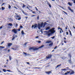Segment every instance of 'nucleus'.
Here are the masks:
<instances>
[{
    "label": "nucleus",
    "instance_id": "obj_1",
    "mask_svg": "<svg viewBox=\"0 0 75 75\" xmlns=\"http://www.w3.org/2000/svg\"><path fill=\"white\" fill-rule=\"evenodd\" d=\"M47 22H45L44 24V23L43 22H42L40 23H40H38V25L37 26L39 30H41V27H45V26L46 24H47Z\"/></svg>",
    "mask_w": 75,
    "mask_h": 75
},
{
    "label": "nucleus",
    "instance_id": "obj_2",
    "mask_svg": "<svg viewBox=\"0 0 75 75\" xmlns=\"http://www.w3.org/2000/svg\"><path fill=\"white\" fill-rule=\"evenodd\" d=\"M44 47V45H42L38 48L30 47V48H29V50H33V51H35L36 50H38L39 48H42V47Z\"/></svg>",
    "mask_w": 75,
    "mask_h": 75
},
{
    "label": "nucleus",
    "instance_id": "obj_3",
    "mask_svg": "<svg viewBox=\"0 0 75 75\" xmlns=\"http://www.w3.org/2000/svg\"><path fill=\"white\" fill-rule=\"evenodd\" d=\"M50 32L51 33H49L47 35L48 36H50L51 35V34H54L55 32V28H53L49 30Z\"/></svg>",
    "mask_w": 75,
    "mask_h": 75
},
{
    "label": "nucleus",
    "instance_id": "obj_4",
    "mask_svg": "<svg viewBox=\"0 0 75 75\" xmlns=\"http://www.w3.org/2000/svg\"><path fill=\"white\" fill-rule=\"evenodd\" d=\"M34 28V29H35L36 28H37V24L36 23H35L34 25H33L32 26V28Z\"/></svg>",
    "mask_w": 75,
    "mask_h": 75
},
{
    "label": "nucleus",
    "instance_id": "obj_5",
    "mask_svg": "<svg viewBox=\"0 0 75 75\" xmlns=\"http://www.w3.org/2000/svg\"><path fill=\"white\" fill-rule=\"evenodd\" d=\"M58 30H60V34H61V33H62H62H63V32H64V31H63V30H62V28H60V27H59V26H58Z\"/></svg>",
    "mask_w": 75,
    "mask_h": 75
},
{
    "label": "nucleus",
    "instance_id": "obj_6",
    "mask_svg": "<svg viewBox=\"0 0 75 75\" xmlns=\"http://www.w3.org/2000/svg\"><path fill=\"white\" fill-rule=\"evenodd\" d=\"M12 32H13L15 34H17L18 31L16 29H13L12 30Z\"/></svg>",
    "mask_w": 75,
    "mask_h": 75
},
{
    "label": "nucleus",
    "instance_id": "obj_7",
    "mask_svg": "<svg viewBox=\"0 0 75 75\" xmlns=\"http://www.w3.org/2000/svg\"><path fill=\"white\" fill-rule=\"evenodd\" d=\"M52 55L51 54H49L48 55V56H47L46 58L47 59H50V58H52Z\"/></svg>",
    "mask_w": 75,
    "mask_h": 75
},
{
    "label": "nucleus",
    "instance_id": "obj_8",
    "mask_svg": "<svg viewBox=\"0 0 75 75\" xmlns=\"http://www.w3.org/2000/svg\"><path fill=\"white\" fill-rule=\"evenodd\" d=\"M12 37H13V38L12 39V40L13 41V40H14V39L16 38L17 37V35H13Z\"/></svg>",
    "mask_w": 75,
    "mask_h": 75
},
{
    "label": "nucleus",
    "instance_id": "obj_9",
    "mask_svg": "<svg viewBox=\"0 0 75 75\" xmlns=\"http://www.w3.org/2000/svg\"><path fill=\"white\" fill-rule=\"evenodd\" d=\"M46 2L47 3V4L49 5V7H50V8H51V4L50 3V2L47 1H46Z\"/></svg>",
    "mask_w": 75,
    "mask_h": 75
},
{
    "label": "nucleus",
    "instance_id": "obj_10",
    "mask_svg": "<svg viewBox=\"0 0 75 75\" xmlns=\"http://www.w3.org/2000/svg\"><path fill=\"white\" fill-rule=\"evenodd\" d=\"M68 9L70 11H71V12H72V13H73L74 12V11L72 10V9H71V7L70 6H68Z\"/></svg>",
    "mask_w": 75,
    "mask_h": 75
},
{
    "label": "nucleus",
    "instance_id": "obj_11",
    "mask_svg": "<svg viewBox=\"0 0 75 75\" xmlns=\"http://www.w3.org/2000/svg\"><path fill=\"white\" fill-rule=\"evenodd\" d=\"M45 73H46V74H47L48 75H49V74L52 73V71H50L45 72Z\"/></svg>",
    "mask_w": 75,
    "mask_h": 75
},
{
    "label": "nucleus",
    "instance_id": "obj_12",
    "mask_svg": "<svg viewBox=\"0 0 75 75\" xmlns=\"http://www.w3.org/2000/svg\"><path fill=\"white\" fill-rule=\"evenodd\" d=\"M51 42H52V41L51 40H50V41H47L46 42V43H48V44H49L50 43H51Z\"/></svg>",
    "mask_w": 75,
    "mask_h": 75
},
{
    "label": "nucleus",
    "instance_id": "obj_13",
    "mask_svg": "<svg viewBox=\"0 0 75 75\" xmlns=\"http://www.w3.org/2000/svg\"><path fill=\"white\" fill-rule=\"evenodd\" d=\"M12 45V43H9L8 44V47H10V46Z\"/></svg>",
    "mask_w": 75,
    "mask_h": 75
},
{
    "label": "nucleus",
    "instance_id": "obj_14",
    "mask_svg": "<svg viewBox=\"0 0 75 75\" xmlns=\"http://www.w3.org/2000/svg\"><path fill=\"white\" fill-rule=\"evenodd\" d=\"M68 4L70 6H72V3H71L70 2H68Z\"/></svg>",
    "mask_w": 75,
    "mask_h": 75
},
{
    "label": "nucleus",
    "instance_id": "obj_15",
    "mask_svg": "<svg viewBox=\"0 0 75 75\" xmlns=\"http://www.w3.org/2000/svg\"><path fill=\"white\" fill-rule=\"evenodd\" d=\"M69 31L70 33V35L71 36V37L72 36V33H71V31L70 30H69Z\"/></svg>",
    "mask_w": 75,
    "mask_h": 75
},
{
    "label": "nucleus",
    "instance_id": "obj_16",
    "mask_svg": "<svg viewBox=\"0 0 75 75\" xmlns=\"http://www.w3.org/2000/svg\"><path fill=\"white\" fill-rule=\"evenodd\" d=\"M50 27L48 26L46 28L45 30H50Z\"/></svg>",
    "mask_w": 75,
    "mask_h": 75
},
{
    "label": "nucleus",
    "instance_id": "obj_17",
    "mask_svg": "<svg viewBox=\"0 0 75 75\" xmlns=\"http://www.w3.org/2000/svg\"><path fill=\"white\" fill-rule=\"evenodd\" d=\"M75 72L74 71H72L70 73V75H72V74H74Z\"/></svg>",
    "mask_w": 75,
    "mask_h": 75
},
{
    "label": "nucleus",
    "instance_id": "obj_18",
    "mask_svg": "<svg viewBox=\"0 0 75 75\" xmlns=\"http://www.w3.org/2000/svg\"><path fill=\"white\" fill-rule=\"evenodd\" d=\"M22 13H23L26 16H27V15H28V14L27 13H25V12H24V11H22Z\"/></svg>",
    "mask_w": 75,
    "mask_h": 75
},
{
    "label": "nucleus",
    "instance_id": "obj_19",
    "mask_svg": "<svg viewBox=\"0 0 75 75\" xmlns=\"http://www.w3.org/2000/svg\"><path fill=\"white\" fill-rule=\"evenodd\" d=\"M70 72H71V71H67V72H66L65 73V75H67V74H69V73H70Z\"/></svg>",
    "mask_w": 75,
    "mask_h": 75
},
{
    "label": "nucleus",
    "instance_id": "obj_20",
    "mask_svg": "<svg viewBox=\"0 0 75 75\" xmlns=\"http://www.w3.org/2000/svg\"><path fill=\"white\" fill-rule=\"evenodd\" d=\"M70 64H71L72 63V62H71V59H70L68 60Z\"/></svg>",
    "mask_w": 75,
    "mask_h": 75
},
{
    "label": "nucleus",
    "instance_id": "obj_21",
    "mask_svg": "<svg viewBox=\"0 0 75 75\" xmlns=\"http://www.w3.org/2000/svg\"><path fill=\"white\" fill-rule=\"evenodd\" d=\"M66 69V71H68L71 69H70L69 68V67H67Z\"/></svg>",
    "mask_w": 75,
    "mask_h": 75
},
{
    "label": "nucleus",
    "instance_id": "obj_22",
    "mask_svg": "<svg viewBox=\"0 0 75 75\" xmlns=\"http://www.w3.org/2000/svg\"><path fill=\"white\" fill-rule=\"evenodd\" d=\"M53 45V43L52 42L51 43H50L49 45V46H52Z\"/></svg>",
    "mask_w": 75,
    "mask_h": 75
},
{
    "label": "nucleus",
    "instance_id": "obj_23",
    "mask_svg": "<svg viewBox=\"0 0 75 75\" xmlns=\"http://www.w3.org/2000/svg\"><path fill=\"white\" fill-rule=\"evenodd\" d=\"M68 56L70 57V58H71L72 57V56L71 55V53H69L68 54Z\"/></svg>",
    "mask_w": 75,
    "mask_h": 75
},
{
    "label": "nucleus",
    "instance_id": "obj_24",
    "mask_svg": "<svg viewBox=\"0 0 75 75\" xmlns=\"http://www.w3.org/2000/svg\"><path fill=\"white\" fill-rule=\"evenodd\" d=\"M21 34L23 35L24 34V30H22L21 31Z\"/></svg>",
    "mask_w": 75,
    "mask_h": 75
},
{
    "label": "nucleus",
    "instance_id": "obj_25",
    "mask_svg": "<svg viewBox=\"0 0 75 75\" xmlns=\"http://www.w3.org/2000/svg\"><path fill=\"white\" fill-rule=\"evenodd\" d=\"M61 64H59L58 65H57V67L56 68H58V67H60V66H61Z\"/></svg>",
    "mask_w": 75,
    "mask_h": 75
},
{
    "label": "nucleus",
    "instance_id": "obj_26",
    "mask_svg": "<svg viewBox=\"0 0 75 75\" xmlns=\"http://www.w3.org/2000/svg\"><path fill=\"white\" fill-rule=\"evenodd\" d=\"M9 20H10L11 21H13V18L12 19V18H9Z\"/></svg>",
    "mask_w": 75,
    "mask_h": 75
},
{
    "label": "nucleus",
    "instance_id": "obj_27",
    "mask_svg": "<svg viewBox=\"0 0 75 75\" xmlns=\"http://www.w3.org/2000/svg\"><path fill=\"white\" fill-rule=\"evenodd\" d=\"M15 17H16V18H18V17H20V16H19L17 15V16H15Z\"/></svg>",
    "mask_w": 75,
    "mask_h": 75
},
{
    "label": "nucleus",
    "instance_id": "obj_28",
    "mask_svg": "<svg viewBox=\"0 0 75 75\" xmlns=\"http://www.w3.org/2000/svg\"><path fill=\"white\" fill-rule=\"evenodd\" d=\"M62 11V12H63V13H65V14H66V15H67V13L66 12H65V11Z\"/></svg>",
    "mask_w": 75,
    "mask_h": 75
},
{
    "label": "nucleus",
    "instance_id": "obj_29",
    "mask_svg": "<svg viewBox=\"0 0 75 75\" xmlns=\"http://www.w3.org/2000/svg\"><path fill=\"white\" fill-rule=\"evenodd\" d=\"M8 25H10V26H12V25H13V24H12V23H10L8 24Z\"/></svg>",
    "mask_w": 75,
    "mask_h": 75
},
{
    "label": "nucleus",
    "instance_id": "obj_30",
    "mask_svg": "<svg viewBox=\"0 0 75 75\" xmlns=\"http://www.w3.org/2000/svg\"><path fill=\"white\" fill-rule=\"evenodd\" d=\"M5 9V8L4 7H1V9L2 10H4Z\"/></svg>",
    "mask_w": 75,
    "mask_h": 75
},
{
    "label": "nucleus",
    "instance_id": "obj_31",
    "mask_svg": "<svg viewBox=\"0 0 75 75\" xmlns=\"http://www.w3.org/2000/svg\"><path fill=\"white\" fill-rule=\"evenodd\" d=\"M26 7H27V8H28V10H29L31 11H33L32 10H31V9H30L29 8H28V7L27 6Z\"/></svg>",
    "mask_w": 75,
    "mask_h": 75
},
{
    "label": "nucleus",
    "instance_id": "obj_32",
    "mask_svg": "<svg viewBox=\"0 0 75 75\" xmlns=\"http://www.w3.org/2000/svg\"><path fill=\"white\" fill-rule=\"evenodd\" d=\"M20 28H24L23 27V26L21 25H20Z\"/></svg>",
    "mask_w": 75,
    "mask_h": 75
},
{
    "label": "nucleus",
    "instance_id": "obj_33",
    "mask_svg": "<svg viewBox=\"0 0 75 75\" xmlns=\"http://www.w3.org/2000/svg\"><path fill=\"white\" fill-rule=\"evenodd\" d=\"M9 59L10 60V61H11V56H9Z\"/></svg>",
    "mask_w": 75,
    "mask_h": 75
},
{
    "label": "nucleus",
    "instance_id": "obj_34",
    "mask_svg": "<svg viewBox=\"0 0 75 75\" xmlns=\"http://www.w3.org/2000/svg\"><path fill=\"white\" fill-rule=\"evenodd\" d=\"M26 6L24 4H23V6H22L23 8H24Z\"/></svg>",
    "mask_w": 75,
    "mask_h": 75
},
{
    "label": "nucleus",
    "instance_id": "obj_35",
    "mask_svg": "<svg viewBox=\"0 0 75 75\" xmlns=\"http://www.w3.org/2000/svg\"><path fill=\"white\" fill-rule=\"evenodd\" d=\"M62 71H67V69H62Z\"/></svg>",
    "mask_w": 75,
    "mask_h": 75
},
{
    "label": "nucleus",
    "instance_id": "obj_36",
    "mask_svg": "<svg viewBox=\"0 0 75 75\" xmlns=\"http://www.w3.org/2000/svg\"><path fill=\"white\" fill-rule=\"evenodd\" d=\"M3 71L4 72H6V69H3Z\"/></svg>",
    "mask_w": 75,
    "mask_h": 75
},
{
    "label": "nucleus",
    "instance_id": "obj_37",
    "mask_svg": "<svg viewBox=\"0 0 75 75\" xmlns=\"http://www.w3.org/2000/svg\"><path fill=\"white\" fill-rule=\"evenodd\" d=\"M15 26V27H17V26H18V24L17 23H16V25Z\"/></svg>",
    "mask_w": 75,
    "mask_h": 75
},
{
    "label": "nucleus",
    "instance_id": "obj_38",
    "mask_svg": "<svg viewBox=\"0 0 75 75\" xmlns=\"http://www.w3.org/2000/svg\"><path fill=\"white\" fill-rule=\"evenodd\" d=\"M7 50V48H6L5 49H4V50L5 51H6Z\"/></svg>",
    "mask_w": 75,
    "mask_h": 75
},
{
    "label": "nucleus",
    "instance_id": "obj_39",
    "mask_svg": "<svg viewBox=\"0 0 75 75\" xmlns=\"http://www.w3.org/2000/svg\"><path fill=\"white\" fill-rule=\"evenodd\" d=\"M32 12H33L32 13L33 14H36V13H35V11H32Z\"/></svg>",
    "mask_w": 75,
    "mask_h": 75
},
{
    "label": "nucleus",
    "instance_id": "obj_40",
    "mask_svg": "<svg viewBox=\"0 0 75 75\" xmlns=\"http://www.w3.org/2000/svg\"><path fill=\"white\" fill-rule=\"evenodd\" d=\"M51 38H52V39H54V38H55V36L52 37Z\"/></svg>",
    "mask_w": 75,
    "mask_h": 75
},
{
    "label": "nucleus",
    "instance_id": "obj_41",
    "mask_svg": "<svg viewBox=\"0 0 75 75\" xmlns=\"http://www.w3.org/2000/svg\"><path fill=\"white\" fill-rule=\"evenodd\" d=\"M9 6L8 7V8H11V6L10 5H8Z\"/></svg>",
    "mask_w": 75,
    "mask_h": 75
},
{
    "label": "nucleus",
    "instance_id": "obj_42",
    "mask_svg": "<svg viewBox=\"0 0 75 75\" xmlns=\"http://www.w3.org/2000/svg\"><path fill=\"white\" fill-rule=\"evenodd\" d=\"M38 43H40V42H41V41H38Z\"/></svg>",
    "mask_w": 75,
    "mask_h": 75
},
{
    "label": "nucleus",
    "instance_id": "obj_43",
    "mask_svg": "<svg viewBox=\"0 0 75 75\" xmlns=\"http://www.w3.org/2000/svg\"><path fill=\"white\" fill-rule=\"evenodd\" d=\"M4 41H3L2 42L1 44L2 45L3 44V43H4Z\"/></svg>",
    "mask_w": 75,
    "mask_h": 75
},
{
    "label": "nucleus",
    "instance_id": "obj_44",
    "mask_svg": "<svg viewBox=\"0 0 75 75\" xmlns=\"http://www.w3.org/2000/svg\"><path fill=\"white\" fill-rule=\"evenodd\" d=\"M23 54H25V55H27V53L23 52Z\"/></svg>",
    "mask_w": 75,
    "mask_h": 75
},
{
    "label": "nucleus",
    "instance_id": "obj_45",
    "mask_svg": "<svg viewBox=\"0 0 75 75\" xmlns=\"http://www.w3.org/2000/svg\"><path fill=\"white\" fill-rule=\"evenodd\" d=\"M21 17H19L18 19V20H21Z\"/></svg>",
    "mask_w": 75,
    "mask_h": 75
},
{
    "label": "nucleus",
    "instance_id": "obj_46",
    "mask_svg": "<svg viewBox=\"0 0 75 75\" xmlns=\"http://www.w3.org/2000/svg\"><path fill=\"white\" fill-rule=\"evenodd\" d=\"M59 7H61V8H63V9H64V7L60 6H59Z\"/></svg>",
    "mask_w": 75,
    "mask_h": 75
},
{
    "label": "nucleus",
    "instance_id": "obj_47",
    "mask_svg": "<svg viewBox=\"0 0 75 75\" xmlns=\"http://www.w3.org/2000/svg\"><path fill=\"white\" fill-rule=\"evenodd\" d=\"M7 71L8 72H11V71H10V70H7Z\"/></svg>",
    "mask_w": 75,
    "mask_h": 75
},
{
    "label": "nucleus",
    "instance_id": "obj_48",
    "mask_svg": "<svg viewBox=\"0 0 75 75\" xmlns=\"http://www.w3.org/2000/svg\"><path fill=\"white\" fill-rule=\"evenodd\" d=\"M21 29L20 28H19L18 30V31H20Z\"/></svg>",
    "mask_w": 75,
    "mask_h": 75
},
{
    "label": "nucleus",
    "instance_id": "obj_49",
    "mask_svg": "<svg viewBox=\"0 0 75 75\" xmlns=\"http://www.w3.org/2000/svg\"><path fill=\"white\" fill-rule=\"evenodd\" d=\"M66 34L67 35H68V32H66Z\"/></svg>",
    "mask_w": 75,
    "mask_h": 75
},
{
    "label": "nucleus",
    "instance_id": "obj_50",
    "mask_svg": "<svg viewBox=\"0 0 75 75\" xmlns=\"http://www.w3.org/2000/svg\"><path fill=\"white\" fill-rule=\"evenodd\" d=\"M8 52H10V49H9L8 50Z\"/></svg>",
    "mask_w": 75,
    "mask_h": 75
},
{
    "label": "nucleus",
    "instance_id": "obj_51",
    "mask_svg": "<svg viewBox=\"0 0 75 75\" xmlns=\"http://www.w3.org/2000/svg\"><path fill=\"white\" fill-rule=\"evenodd\" d=\"M57 48V46H56L54 48V50H55V49H56V48Z\"/></svg>",
    "mask_w": 75,
    "mask_h": 75
},
{
    "label": "nucleus",
    "instance_id": "obj_52",
    "mask_svg": "<svg viewBox=\"0 0 75 75\" xmlns=\"http://www.w3.org/2000/svg\"><path fill=\"white\" fill-rule=\"evenodd\" d=\"M3 28V25H2L0 27V29H1Z\"/></svg>",
    "mask_w": 75,
    "mask_h": 75
},
{
    "label": "nucleus",
    "instance_id": "obj_53",
    "mask_svg": "<svg viewBox=\"0 0 75 75\" xmlns=\"http://www.w3.org/2000/svg\"><path fill=\"white\" fill-rule=\"evenodd\" d=\"M35 8L36 9V11H38V9H37V7H35Z\"/></svg>",
    "mask_w": 75,
    "mask_h": 75
},
{
    "label": "nucleus",
    "instance_id": "obj_54",
    "mask_svg": "<svg viewBox=\"0 0 75 75\" xmlns=\"http://www.w3.org/2000/svg\"><path fill=\"white\" fill-rule=\"evenodd\" d=\"M25 17V18L26 19H27V18H28V17L27 16Z\"/></svg>",
    "mask_w": 75,
    "mask_h": 75
},
{
    "label": "nucleus",
    "instance_id": "obj_55",
    "mask_svg": "<svg viewBox=\"0 0 75 75\" xmlns=\"http://www.w3.org/2000/svg\"><path fill=\"white\" fill-rule=\"evenodd\" d=\"M34 16H35V15H33V16H31V17H34Z\"/></svg>",
    "mask_w": 75,
    "mask_h": 75
},
{
    "label": "nucleus",
    "instance_id": "obj_56",
    "mask_svg": "<svg viewBox=\"0 0 75 75\" xmlns=\"http://www.w3.org/2000/svg\"><path fill=\"white\" fill-rule=\"evenodd\" d=\"M64 43H67V42L66 41V40H64Z\"/></svg>",
    "mask_w": 75,
    "mask_h": 75
},
{
    "label": "nucleus",
    "instance_id": "obj_57",
    "mask_svg": "<svg viewBox=\"0 0 75 75\" xmlns=\"http://www.w3.org/2000/svg\"><path fill=\"white\" fill-rule=\"evenodd\" d=\"M27 42H26L25 43L24 45H27Z\"/></svg>",
    "mask_w": 75,
    "mask_h": 75
},
{
    "label": "nucleus",
    "instance_id": "obj_58",
    "mask_svg": "<svg viewBox=\"0 0 75 75\" xmlns=\"http://www.w3.org/2000/svg\"><path fill=\"white\" fill-rule=\"evenodd\" d=\"M14 8H16V9H18L16 7V6H14Z\"/></svg>",
    "mask_w": 75,
    "mask_h": 75
},
{
    "label": "nucleus",
    "instance_id": "obj_59",
    "mask_svg": "<svg viewBox=\"0 0 75 75\" xmlns=\"http://www.w3.org/2000/svg\"><path fill=\"white\" fill-rule=\"evenodd\" d=\"M26 63L27 64H30V63L29 62H26Z\"/></svg>",
    "mask_w": 75,
    "mask_h": 75
},
{
    "label": "nucleus",
    "instance_id": "obj_60",
    "mask_svg": "<svg viewBox=\"0 0 75 75\" xmlns=\"http://www.w3.org/2000/svg\"><path fill=\"white\" fill-rule=\"evenodd\" d=\"M64 40H66V38H65V37H64Z\"/></svg>",
    "mask_w": 75,
    "mask_h": 75
},
{
    "label": "nucleus",
    "instance_id": "obj_61",
    "mask_svg": "<svg viewBox=\"0 0 75 75\" xmlns=\"http://www.w3.org/2000/svg\"><path fill=\"white\" fill-rule=\"evenodd\" d=\"M39 37V36H36V38H38Z\"/></svg>",
    "mask_w": 75,
    "mask_h": 75
},
{
    "label": "nucleus",
    "instance_id": "obj_62",
    "mask_svg": "<svg viewBox=\"0 0 75 75\" xmlns=\"http://www.w3.org/2000/svg\"><path fill=\"white\" fill-rule=\"evenodd\" d=\"M11 49H12V50H14V48H11Z\"/></svg>",
    "mask_w": 75,
    "mask_h": 75
},
{
    "label": "nucleus",
    "instance_id": "obj_63",
    "mask_svg": "<svg viewBox=\"0 0 75 75\" xmlns=\"http://www.w3.org/2000/svg\"><path fill=\"white\" fill-rule=\"evenodd\" d=\"M37 19H38H38H39V16H38Z\"/></svg>",
    "mask_w": 75,
    "mask_h": 75
},
{
    "label": "nucleus",
    "instance_id": "obj_64",
    "mask_svg": "<svg viewBox=\"0 0 75 75\" xmlns=\"http://www.w3.org/2000/svg\"><path fill=\"white\" fill-rule=\"evenodd\" d=\"M34 68H35V69H37L38 68V67H34Z\"/></svg>",
    "mask_w": 75,
    "mask_h": 75
}]
</instances>
